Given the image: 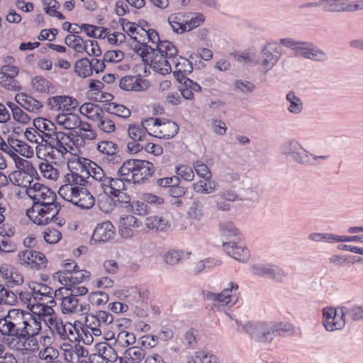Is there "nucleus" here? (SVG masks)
Segmentation results:
<instances>
[{
	"mask_svg": "<svg viewBox=\"0 0 363 363\" xmlns=\"http://www.w3.org/2000/svg\"><path fill=\"white\" fill-rule=\"evenodd\" d=\"M337 318H334L329 320H323V325L325 328L328 331H334L335 330H340L345 325V320L341 319V316L340 317V320H336Z\"/></svg>",
	"mask_w": 363,
	"mask_h": 363,
	"instance_id": "obj_62",
	"label": "nucleus"
},
{
	"mask_svg": "<svg viewBox=\"0 0 363 363\" xmlns=\"http://www.w3.org/2000/svg\"><path fill=\"white\" fill-rule=\"evenodd\" d=\"M118 177H109L108 179L105 181L103 186V192L110 196H113L116 193H120L122 190H125V182L130 184L128 175H122L119 169L117 172Z\"/></svg>",
	"mask_w": 363,
	"mask_h": 363,
	"instance_id": "obj_14",
	"label": "nucleus"
},
{
	"mask_svg": "<svg viewBox=\"0 0 363 363\" xmlns=\"http://www.w3.org/2000/svg\"><path fill=\"white\" fill-rule=\"evenodd\" d=\"M14 155L15 157H13V160L15 161L16 166L18 169L28 174L33 173L35 171L32 164L29 161L20 157L16 154H14Z\"/></svg>",
	"mask_w": 363,
	"mask_h": 363,
	"instance_id": "obj_61",
	"label": "nucleus"
},
{
	"mask_svg": "<svg viewBox=\"0 0 363 363\" xmlns=\"http://www.w3.org/2000/svg\"><path fill=\"white\" fill-rule=\"evenodd\" d=\"M298 53L304 58L318 62H325L328 58L324 51L308 42V44L298 47Z\"/></svg>",
	"mask_w": 363,
	"mask_h": 363,
	"instance_id": "obj_20",
	"label": "nucleus"
},
{
	"mask_svg": "<svg viewBox=\"0 0 363 363\" xmlns=\"http://www.w3.org/2000/svg\"><path fill=\"white\" fill-rule=\"evenodd\" d=\"M119 86L124 91H140L147 88V81L140 75H126L121 78Z\"/></svg>",
	"mask_w": 363,
	"mask_h": 363,
	"instance_id": "obj_18",
	"label": "nucleus"
},
{
	"mask_svg": "<svg viewBox=\"0 0 363 363\" xmlns=\"http://www.w3.org/2000/svg\"><path fill=\"white\" fill-rule=\"evenodd\" d=\"M230 287L224 289L220 293H213L211 291H204V298L208 301H213L222 303L223 305H235L238 300V294L236 291L238 290V284L230 282Z\"/></svg>",
	"mask_w": 363,
	"mask_h": 363,
	"instance_id": "obj_11",
	"label": "nucleus"
},
{
	"mask_svg": "<svg viewBox=\"0 0 363 363\" xmlns=\"http://www.w3.org/2000/svg\"><path fill=\"white\" fill-rule=\"evenodd\" d=\"M39 169L43 177L52 180H55L59 177V171L48 162H41Z\"/></svg>",
	"mask_w": 363,
	"mask_h": 363,
	"instance_id": "obj_51",
	"label": "nucleus"
},
{
	"mask_svg": "<svg viewBox=\"0 0 363 363\" xmlns=\"http://www.w3.org/2000/svg\"><path fill=\"white\" fill-rule=\"evenodd\" d=\"M286 99L290 103L288 108L289 112L298 114L303 110V102L296 96L294 91H289L286 95Z\"/></svg>",
	"mask_w": 363,
	"mask_h": 363,
	"instance_id": "obj_47",
	"label": "nucleus"
},
{
	"mask_svg": "<svg viewBox=\"0 0 363 363\" xmlns=\"http://www.w3.org/2000/svg\"><path fill=\"white\" fill-rule=\"evenodd\" d=\"M216 184L210 179L199 180L193 184L194 190L196 193L209 194L216 190Z\"/></svg>",
	"mask_w": 363,
	"mask_h": 363,
	"instance_id": "obj_39",
	"label": "nucleus"
},
{
	"mask_svg": "<svg viewBox=\"0 0 363 363\" xmlns=\"http://www.w3.org/2000/svg\"><path fill=\"white\" fill-rule=\"evenodd\" d=\"M186 13L179 12L172 13L168 17V23L173 31L178 34L186 32Z\"/></svg>",
	"mask_w": 363,
	"mask_h": 363,
	"instance_id": "obj_28",
	"label": "nucleus"
},
{
	"mask_svg": "<svg viewBox=\"0 0 363 363\" xmlns=\"http://www.w3.org/2000/svg\"><path fill=\"white\" fill-rule=\"evenodd\" d=\"M308 238L314 242H338L339 235L331 233H313L308 235Z\"/></svg>",
	"mask_w": 363,
	"mask_h": 363,
	"instance_id": "obj_53",
	"label": "nucleus"
},
{
	"mask_svg": "<svg viewBox=\"0 0 363 363\" xmlns=\"http://www.w3.org/2000/svg\"><path fill=\"white\" fill-rule=\"evenodd\" d=\"M41 328L40 318L29 312L28 321H26L24 326H23V330L22 331L25 335V343L27 341L33 342L34 336L39 333Z\"/></svg>",
	"mask_w": 363,
	"mask_h": 363,
	"instance_id": "obj_22",
	"label": "nucleus"
},
{
	"mask_svg": "<svg viewBox=\"0 0 363 363\" xmlns=\"http://www.w3.org/2000/svg\"><path fill=\"white\" fill-rule=\"evenodd\" d=\"M79 308V299L71 296H65V298L61 303V310L64 314L77 313Z\"/></svg>",
	"mask_w": 363,
	"mask_h": 363,
	"instance_id": "obj_45",
	"label": "nucleus"
},
{
	"mask_svg": "<svg viewBox=\"0 0 363 363\" xmlns=\"http://www.w3.org/2000/svg\"><path fill=\"white\" fill-rule=\"evenodd\" d=\"M77 164L79 165L80 173H85L87 177H91L98 184L102 189L105 181L108 179L109 177L105 174L103 169L95 162L84 157L78 158Z\"/></svg>",
	"mask_w": 363,
	"mask_h": 363,
	"instance_id": "obj_10",
	"label": "nucleus"
},
{
	"mask_svg": "<svg viewBox=\"0 0 363 363\" xmlns=\"http://www.w3.org/2000/svg\"><path fill=\"white\" fill-rule=\"evenodd\" d=\"M55 147H54V145L45 143L44 147L41 146L38 149L37 154L38 155V157L42 154L44 157H48L51 160H56L54 162L57 163V162H60V160L59 157H57V153L55 152L56 151Z\"/></svg>",
	"mask_w": 363,
	"mask_h": 363,
	"instance_id": "obj_56",
	"label": "nucleus"
},
{
	"mask_svg": "<svg viewBox=\"0 0 363 363\" xmlns=\"http://www.w3.org/2000/svg\"><path fill=\"white\" fill-rule=\"evenodd\" d=\"M341 0H320L323 11L330 13L345 12V4Z\"/></svg>",
	"mask_w": 363,
	"mask_h": 363,
	"instance_id": "obj_40",
	"label": "nucleus"
},
{
	"mask_svg": "<svg viewBox=\"0 0 363 363\" xmlns=\"http://www.w3.org/2000/svg\"><path fill=\"white\" fill-rule=\"evenodd\" d=\"M33 124L39 131L43 133L41 136H45L46 133H54L57 130L56 125L45 118H38L35 119Z\"/></svg>",
	"mask_w": 363,
	"mask_h": 363,
	"instance_id": "obj_43",
	"label": "nucleus"
},
{
	"mask_svg": "<svg viewBox=\"0 0 363 363\" xmlns=\"http://www.w3.org/2000/svg\"><path fill=\"white\" fill-rule=\"evenodd\" d=\"M0 273L2 277L6 280V285L13 288L20 286L23 283V275L13 266L8 264H3L0 267Z\"/></svg>",
	"mask_w": 363,
	"mask_h": 363,
	"instance_id": "obj_17",
	"label": "nucleus"
},
{
	"mask_svg": "<svg viewBox=\"0 0 363 363\" xmlns=\"http://www.w3.org/2000/svg\"><path fill=\"white\" fill-rule=\"evenodd\" d=\"M252 270L255 275L271 277L277 281H282L286 275L281 268L270 264L254 265Z\"/></svg>",
	"mask_w": 363,
	"mask_h": 363,
	"instance_id": "obj_16",
	"label": "nucleus"
},
{
	"mask_svg": "<svg viewBox=\"0 0 363 363\" xmlns=\"http://www.w3.org/2000/svg\"><path fill=\"white\" fill-rule=\"evenodd\" d=\"M33 255L32 269L39 270L46 267L48 261L45 255L43 252L33 250Z\"/></svg>",
	"mask_w": 363,
	"mask_h": 363,
	"instance_id": "obj_52",
	"label": "nucleus"
},
{
	"mask_svg": "<svg viewBox=\"0 0 363 363\" xmlns=\"http://www.w3.org/2000/svg\"><path fill=\"white\" fill-rule=\"evenodd\" d=\"M58 194L65 201L82 209H89L95 203V198L85 187L80 189L68 186L60 187Z\"/></svg>",
	"mask_w": 363,
	"mask_h": 363,
	"instance_id": "obj_7",
	"label": "nucleus"
},
{
	"mask_svg": "<svg viewBox=\"0 0 363 363\" xmlns=\"http://www.w3.org/2000/svg\"><path fill=\"white\" fill-rule=\"evenodd\" d=\"M251 338L259 342H271L276 336H286L294 333V327L289 323H248L244 327Z\"/></svg>",
	"mask_w": 363,
	"mask_h": 363,
	"instance_id": "obj_2",
	"label": "nucleus"
},
{
	"mask_svg": "<svg viewBox=\"0 0 363 363\" xmlns=\"http://www.w3.org/2000/svg\"><path fill=\"white\" fill-rule=\"evenodd\" d=\"M98 128L104 133H113L116 129L114 118L101 114L96 121Z\"/></svg>",
	"mask_w": 363,
	"mask_h": 363,
	"instance_id": "obj_44",
	"label": "nucleus"
},
{
	"mask_svg": "<svg viewBox=\"0 0 363 363\" xmlns=\"http://www.w3.org/2000/svg\"><path fill=\"white\" fill-rule=\"evenodd\" d=\"M128 28L125 30L126 33L130 37V38L135 41L137 43L139 41L136 35H139L140 37H143L145 34L146 28H143V25L140 26L136 23L133 22H128Z\"/></svg>",
	"mask_w": 363,
	"mask_h": 363,
	"instance_id": "obj_49",
	"label": "nucleus"
},
{
	"mask_svg": "<svg viewBox=\"0 0 363 363\" xmlns=\"http://www.w3.org/2000/svg\"><path fill=\"white\" fill-rule=\"evenodd\" d=\"M10 145L20 155L26 157H30L33 155V150L25 142L18 139L11 138L9 140Z\"/></svg>",
	"mask_w": 363,
	"mask_h": 363,
	"instance_id": "obj_41",
	"label": "nucleus"
},
{
	"mask_svg": "<svg viewBox=\"0 0 363 363\" xmlns=\"http://www.w3.org/2000/svg\"><path fill=\"white\" fill-rule=\"evenodd\" d=\"M155 171L154 164L145 160L130 159L123 162L119 168L122 175H128L131 183L143 184L151 177Z\"/></svg>",
	"mask_w": 363,
	"mask_h": 363,
	"instance_id": "obj_4",
	"label": "nucleus"
},
{
	"mask_svg": "<svg viewBox=\"0 0 363 363\" xmlns=\"http://www.w3.org/2000/svg\"><path fill=\"white\" fill-rule=\"evenodd\" d=\"M28 313L22 314L15 321L7 322L6 318H0V333L3 335H7L12 337L13 341L16 340L17 343H22L25 347V335L23 326L28 321Z\"/></svg>",
	"mask_w": 363,
	"mask_h": 363,
	"instance_id": "obj_8",
	"label": "nucleus"
},
{
	"mask_svg": "<svg viewBox=\"0 0 363 363\" xmlns=\"http://www.w3.org/2000/svg\"><path fill=\"white\" fill-rule=\"evenodd\" d=\"M223 250L235 259L245 262L249 258L248 250L240 244V242H223Z\"/></svg>",
	"mask_w": 363,
	"mask_h": 363,
	"instance_id": "obj_23",
	"label": "nucleus"
},
{
	"mask_svg": "<svg viewBox=\"0 0 363 363\" xmlns=\"http://www.w3.org/2000/svg\"><path fill=\"white\" fill-rule=\"evenodd\" d=\"M98 151L103 155L101 160L104 163L119 164L123 159L119 154L117 144L109 140H101L97 144Z\"/></svg>",
	"mask_w": 363,
	"mask_h": 363,
	"instance_id": "obj_13",
	"label": "nucleus"
},
{
	"mask_svg": "<svg viewBox=\"0 0 363 363\" xmlns=\"http://www.w3.org/2000/svg\"><path fill=\"white\" fill-rule=\"evenodd\" d=\"M26 194L33 200V205H43L47 202H52L56 198V194L46 186L35 182L26 189Z\"/></svg>",
	"mask_w": 363,
	"mask_h": 363,
	"instance_id": "obj_9",
	"label": "nucleus"
},
{
	"mask_svg": "<svg viewBox=\"0 0 363 363\" xmlns=\"http://www.w3.org/2000/svg\"><path fill=\"white\" fill-rule=\"evenodd\" d=\"M16 103L26 111L38 113L43 108V104L30 95L26 93H18L15 96Z\"/></svg>",
	"mask_w": 363,
	"mask_h": 363,
	"instance_id": "obj_21",
	"label": "nucleus"
},
{
	"mask_svg": "<svg viewBox=\"0 0 363 363\" xmlns=\"http://www.w3.org/2000/svg\"><path fill=\"white\" fill-rule=\"evenodd\" d=\"M188 363H219V360L213 354L197 351L188 357Z\"/></svg>",
	"mask_w": 363,
	"mask_h": 363,
	"instance_id": "obj_35",
	"label": "nucleus"
},
{
	"mask_svg": "<svg viewBox=\"0 0 363 363\" xmlns=\"http://www.w3.org/2000/svg\"><path fill=\"white\" fill-rule=\"evenodd\" d=\"M6 106L10 109L13 118L16 121L26 124L30 121V117L15 103L7 101Z\"/></svg>",
	"mask_w": 363,
	"mask_h": 363,
	"instance_id": "obj_37",
	"label": "nucleus"
},
{
	"mask_svg": "<svg viewBox=\"0 0 363 363\" xmlns=\"http://www.w3.org/2000/svg\"><path fill=\"white\" fill-rule=\"evenodd\" d=\"M190 60H194L192 55L189 56V59L188 60L180 56L178 57L177 53L174 56L167 58V60H169L170 63L172 62L175 65L176 69L181 68L182 72L186 75L191 74L193 71L192 61Z\"/></svg>",
	"mask_w": 363,
	"mask_h": 363,
	"instance_id": "obj_27",
	"label": "nucleus"
},
{
	"mask_svg": "<svg viewBox=\"0 0 363 363\" xmlns=\"http://www.w3.org/2000/svg\"><path fill=\"white\" fill-rule=\"evenodd\" d=\"M0 84L9 91H18L22 89V86L15 78L6 75L0 76Z\"/></svg>",
	"mask_w": 363,
	"mask_h": 363,
	"instance_id": "obj_50",
	"label": "nucleus"
},
{
	"mask_svg": "<svg viewBox=\"0 0 363 363\" xmlns=\"http://www.w3.org/2000/svg\"><path fill=\"white\" fill-rule=\"evenodd\" d=\"M145 225L149 229L163 232L166 231L170 227L167 220L162 217L157 216L147 217L145 219Z\"/></svg>",
	"mask_w": 363,
	"mask_h": 363,
	"instance_id": "obj_34",
	"label": "nucleus"
},
{
	"mask_svg": "<svg viewBox=\"0 0 363 363\" xmlns=\"http://www.w3.org/2000/svg\"><path fill=\"white\" fill-rule=\"evenodd\" d=\"M188 215L189 218L194 220H199L203 215V204L199 200H194L189 211Z\"/></svg>",
	"mask_w": 363,
	"mask_h": 363,
	"instance_id": "obj_57",
	"label": "nucleus"
},
{
	"mask_svg": "<svg viewBox=\"0 0 363 363\" xmlns=\"http://www.w3.org/2000/svg\"><path fill=\"white\" fill-rule=\"evenodd\" d=\"M134 214L145 216L150 212V207L148 204L140 199V201H133L130 205Z\"/></svg>",
	"mask_w": 363,
	"mask_h": 363,
	"instance_id": "obj_55",
	"label": "nucleus"
},
{
	"mask_svg": "<svg viewBox=\"0 0 363 363\" xmlns=\"http://www.w3.org/2000/svg\"><path fill=\"white\" fill-rule=\"evenodd\" d=\"M38 357L42 360L49 361L57 359L59 352L53 347H47L38 352Z\"/></svg>",
	"mask_w": 363,
	"mask_h": 363,
	"instance_id": "obj_60",
	"label": "nucleus"
},
{
	"mask_svg": "<svg viewBox=\"0 0 363 363\" xmlns=\"http://www.w3.org/2000/svg\"><path fill=\"white\" fill-rule=\"evenodd\" d=\"M33 250H25L19 252L18 255V262L21 265L26 266L31 269L32 259H33Z\"/></svg>",
	"mask_w": 363,
	"mask_h": 363,
	"instance_id": "obj_64",
	"label": "nucleus"
},
{
	"mask_svg": "<svg viewBox=\"0 0 363 363\" xmlns=\"http://www.w3.org/2000/svg\"><path fill=\"white\" fill-rule=\"evenodd\" d=\"M35 308H40V310L38 311V314L37 317L40 318V320H43L45 322L46 321V320L45 319V317L51 316L52 314L54 313V310L52 309V306H47L44 303H38L33 304L31 306V307L30 308V311L34 313L33 310ZM35 313H36V311H35ZM48 321L52 325L53 322H54L52 317H50L48 318Z\"/></svg>",
	"mask_w": 363,
	"mask_h": 363,
	"instance_id": "obj_42",
	"label": "nucleus"
},
{
	"mask_svg": "<svg viewBox=\"0 0 363 363\" xmlns=\"http://www.w3.org/2000/svg\"><path fill=\"white\" fill-rule=\"evenodd\" d=\"M104 111L112 115V118L116 116L126 118L130 116V111L128 108L125 107L123 105L113 102L104 104Z\"/></svg>",
	"mask_w": 363,
	"mask_h": 363,
	"instance_id": "obj_29",
	"label": "nucleus"
},
{
	"mask_svg": "<svg viewBox=\"0 0 363 363\" xmlns=\"http://www.w3.org/2000/svg\"><path fill=\"white\" fill-rule=\"evenodd\" d=\"M341 313V319H345L347 316L354 321L363 319V306H352L351 307L342 306L340 308Z\"/></svg>",
	"mask_w": 363,
	"mask_h": 363,
	"instance_id": "obj_32",
	"label": "nucleus"
},
{
	"mask_svg": "<svg viewBox=\"0 0 363 363\" xmlns=\"http://www.w3.org/2000/svg\"><path fill=\"white\" fill-rule=\"evenodd\" d=\"M64 357L69 363H82L81 358L85 357L88 354V351L79 344L64 345Z\"/></svg>",
	"mask_w": 363,
	"mask_h": 363,
	"instance_id": "obj_19",
	"label": "nucleus"
},
{
	"mask_svg": "<svg viewBox=\"0 0 363 363\" xmlns=\"http://www.w3.org/2000/svg\"><path fill=\"white\" fill-rule=\"evenodd\" d=\"M179 129V125L175 122L171 121L163 122L159 135L157 137L163 139L172 138L178 133Z\"/></svg>",
	"mask_w": 363,
	"mask_h": 363,
	"instance_id": "obj_36",
	"label": "nucleus"
},
{
	"mask_svg": "<svg viewBox=\"0 0 363 363\" xmlns=\"http://www.w3.org/2000/svg\"><path fill=\"white\" fill-rule=\"evenodd\" d=\"M44 240L49 244H55L62 238L61 233L54 228H48L44 231Z\"/></svg>",
	"mask_w": 363,
	"mask_h": 363,
	"instance_id": "obj_59",
	"label": "nucleus"
},
{
	"mask_svg": "<svg viewBox=\"0 0 363 363\" xmlns=\"http://www.w3.org/2000/svg\"><path fill=\"white\" fill-rule=\"evenodd\" d=\"M143 37H147L148 42L155 45V48L147 45L145 42L138 41L135 45L134 51L141 57L143 62L158 70L160 74L171 72L172 67L167 58L178 52L176 46L169 40H160L158 33L152 28L145 30Z\"/></svg>",
	"mask_w": 363,
	"mask_h": 363,
	"instance_id": "obj_1",
	"label": "nucleus"
},
{
	"mask_svg": "<svg viewBox=\"0 0 363 363\" xmlns=\"http://www.w3.org/2000/svg\"><path fill=\"white\" fill-rule=\"evenodd\" d=\"M74 72L81 77H89L93 73L92 62L87 57L82 58L74 63Z\"/></svg>",
	"mask_w": 363,
	"mask_h": 363,
	"instance_id": "obj_30",
	"label": "nucleus"
},
{
	"mask_svg": "<svg viewBox=\"0 0 363 363\" xmlns=\"http://www.w3.org/2000/svg\"><path fill=\"white\" fill-rule=\"evenodd\" d=\"M84 173L79 174L71 171V173L67 174L65 176L66 184L62 185L60 187H65L67 186L71 187H77V189L84 188L86 185L91 182L88 181L89 177H86Z\"/></svg>",
	"mask_w": 363,
	"mask_h": 363,
	"instance_id": "obj_26",
	"label": "nucleus"
},
{
	"mask_svg": "<svg viewBox=\"0 0 363 363\" xmlns=\"http://www.w3.org/2000/svg\"><path fill=\"white\" fill-rule=\"evenodd\" d=\"M140 345V347H131L125 352L126 357L133 363L140 362L145 356V352Z\"/></svg>",
	"mask_w": 363,
	"mask_h": 363,
	"instance_id": "obj_48",
	"label": "nucleus"
},
{
	"mask_svg": "<svg viewBox=\"0 0 363 363\" xmlns=\"http://www.w3.org/2000/svg\"><path fill=\"white\" fill-rule=\"evenodd\" d=\"M280 151L281 154L285 156H290L291 159L302 165H315L311 159L312 157L313 160H327L330 156L329 155H315L310 153L306 150L303 149L302 145L295 140H289L284 142L280 146Z\"/></svg>",
	"mask_w": 363,
	"mask_h": 363,
	"instance_id": "obj_5",
	"label": "nucleus"
},
{
	"mask_svg": "<svg viewBox=\"0 0 363 363\" xmlns=\"http://www.w3.org/2000/svg\"><path fill=\"white\" fill-rule=\"evenodd\" d=\"M136 338L133 333L122 330L118 333L115 341V345L118 347L125 348L135 342Z\"/></svg>",
	"mask_w": 363,
	"mask_h": 363,
	"instance_id": "obj_38",
	"label": "nucleus"
},
{
	"mask_svg": "<svg viewBox=\"0 0 363 363\" xmlns=\"http://www.w3.org/2000/svg\"><path fill=\"white\" fill-rule=\"evenodd\" d=\"M79 112L86 116L88 118L96 121L101 114L104 113V107L92 103H84L79 108Z\"/></svg>",
	"mask_w": 363,
	"mask_h": 363,
	"instance_id": "obj_33",
	"label": "nucleus"
},
{
	"mask_svg": "<svg viewBox=\"0 0 363 363\" xmlns=\"http://www.w3.org/2000/svg\"><path fill=\"white\" fill-rule=\"evenodd\" d=\"M32 88L39 93L54 94L56 91L55 86L47 79L42 76H35L31 79Z\"/></svg>",
	"mask_w": 363,
	"mask_h": 363,
	"instance_id": "obj_25",
	"label": "nucleus"
},
{
	"mask_svg": "<svg viewBox=\"0 0 363 363\" xmlns=\"http://www.w3.org/2000/svg\"><path fill=\"white\" fill-rule=\"evenodd\" d=\"M115 228L110 221L99 223L93 233L90 242L91 243L106 242L113 239Z\"/></svg>",
	"mask_w": 363,
	"mask_h": 363,
	"instance_id": "obj_15",
	"label": "nucleus"
},
{
	"mask_svg": "<svg viewBox=\"0 0 363 363\" xmlns=\"http://www.w3.org/2000/svg\"><path fill=\"white\" fill-rule=\"evenodd\" d=\"M204 20L205 18L201 13H186V32L199 27Z\"/></svg>",
	"mask_w": 363,
	"mask_h": 363,
	"instance_id": "obj_46",
	"label": "nucleus"
},
{
	"mask_svg": "<svg viewBox=\"0 0 363 363\" xmlns=\"http://www.w3.org/2000/svg\"><path fill=\"white\" fill-rule=\"evenodd\" d=\"M281 48L275 43L264 45L260 53L261 65L266 69V73L272 69L281 56Z\"/></svg>",
	"mask_w": 363,
	"mask_h": 363,
	"instance_id": "obj_12",
	"label": "nucleus"
},
{
	"mask_svg": "<svg viewBox=\"0 0 363 363\" xmlns=\"http://www.w3.org/2000/svg\"><path fill=\"white\" fill-rule=\"evenodd\" d=\"M88 299L93 306H99L108 301V295L104 291H94L89 295Z\"/></svg>",
	"mask_w": 363,
	"mask_h": 363,
	"instance_id": "obj_54",
	"label": "nucleus"
},
{
	"mask_svg": "<svg viewBox=\"0 0 363 363\" xmlns=\"http://www.w3.org/2000/svg\"><path fill=\"white\" fill-rule=\"evenodd\" d=\"M220 233L223 238H225V242H240L242 240V235L235 225L230 221H224L220 223Z\"/></svg>",
	"mask_w": 363,
	"mask_h": 363,
	"instance_id": "obj_24",
	"label": "nucleus"
},
{
	"mask_svg": "<svg viewBox=\"0 0 363 363\" xmlns=\"http://www.w3.org/2000/svg\"><path fill=\"white\" fill-rule=\"evenodd\" d=\"M128 132L133 140L145 142L148 140V137H153L152 134L148 133L147 128L141 127L140 125H130Z\"/></svg>",
	"mask_w": 363,
	"mask_h": 363,
	"instance_id": "obj_31",
	"label": "nucleus"
},
{
	"mask_svg": "<svg viewBox=\"0 0 363 363\" xmlns=\"http://www.w3.org/2000/svg\"><path fill=\"white\" fill-rule=\"evenodd\" d=\"M184 252L179 250L169 251L165 256V262L170 265H174L183 259Z\"/></svg>",
	"mask_w": 363,
	"mask_h": 363,
	"instance_id": "obj_63",
	"label": "nucleus"
},
{
	"mask_svg": "<svg viewBox=\"0 0 363 363\" xmlns=\"http://www.w3.org/2000/svg\"><path fill=\"white\" fill-rule=\"evenodd\" d=\"M58 194L65 201L82 209H89L95 203V198L85 187L80 189L68 186L60 187Z\"/></svg>",
	"mask_w": 363,
	"mask_h": 363,
	"instance_id": "obj_6",
	"label": "nucleus"
},
{
	"mask_svg": "<svg viewBox=\"0 0 363 363\" xmlns=\"http://www.w3.org/2000/svg\"><path fill=\"white\" fill-rule=\"evenodd\" d=\"M60 209L61 205L55 200L43 205H33L26 211V215L38 225H47L52 221L58 226H62L65 224V220L59 216Z\"/></svg>",
	"mask_w": 363,
	"mask_h": 363,
	"instance_id": "obj_3",
	"label": "nucleus"
},
{
	"mask_svg": "<svg viewBox=\"0 0 363 363\" xmlns=\"http://www.w3.org/2000/svg\"><path fill=\"white\" fill-rule=\"evenodd\" d=\"M157 343V335H145L142 336L138 340V345L145 350L153 348Z\"/></svg>",
	"mask_w": 363,
	"mask_h": 363,
	"instance_id": "obj_58",
	"label": "nucleus"
}]
</instances>
